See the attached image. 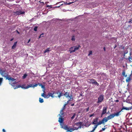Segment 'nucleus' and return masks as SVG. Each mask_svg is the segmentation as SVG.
<instances>
[{"mask_svg":"<svg viewBox=\"0 0 132 132\" xmlns=\"http://www.w3.org/2000/svg\"><path fill=\"white\" fill-rule=\"evenodd\" d=\"M113 114H111L107 116V117H105L102 120H101L103 123V124H104V123L107 122L108 120L113 118L114 117Z\"/></svg>","mask_w":132,"mask_h":132,"instance_id":"nucleus-1","label":"nucleus"},{"mask_svg":"<svg viewBox=\"0 0 132 132\" xmlns=\"http://www.w3.org/2000/svg\"><path fill=\"white\" fill-rule=\"evenodd\" d=\"M0 74L2 77H4L6 78L9 75L8 72L6 71L5 70H3L1 69H0Z\"/></svg>","mask_w":132,"mask_h":132,"instance_id":"nucleus-2","label":"nucleus"},{"mask_svg":"<svg viewBox=\"0 0 132 132\" xmlns=\"http://www.w3.org/2000/svg\"><path fill=\"white\" fill-rule=\"evenodd\" d=\"M104 99V96L103 95H100L98 98L97 103H100L102 102Z\"/></svg>","mask_w":132,"mask_h":132,"instance_id":"nucleus-3","label":"nucleus"},{"mask_svg":"<svg viewBox=\"0 0 132 132\" xmlns=\"http://www.w3.org/2000/svg\"><path fill=\"white\" fill-rule=\"evenodd\" d=\"M103 124V123L101 122V121H99L98 123H97L96 125H95L94 126V127L93 128V129L92 130L90 131H88L89 132H94V131H95L96 129V128L97 127L98 125H101V124Z\"/></svg>","mask_w":132,"mask_h":132,"instance_id":"nucleus-4","label":"nucleus"},{"mask_svg":"<svg viewBox=\"0 0 132 132\" xmlns=\"http://www.w3.org/2000/svg\"><path fill=\"white\" fill-rule=\"evenodd\" d=\"M89 83L90 84H94L96 85L97 86L98 85V83L94 79H89Z\"/></svg>","mask_w":132,"mask_h":132,"instance_id":"nucleus-5","label":"nucleus"},{"mask_svg":"<svg viewBox=\"0 0 132 132\" xmlns=\"http://www.w3.org/2000/svg\"><path fill=\"white\" fill-rule=\"evenodd\" d=\"M14 14L18 15L21 14H23L25 12L24 11H22L21 10L17 11L16 12H14Z\"/></svg>","mask_w":132,"mask_h":132,"instance_id":"nucleus-6","label":"nucleus"},{"mask_svg":"<svg viewBox=\"0 0 132 132\" xmlns=\"http://www.w3.org/2000/svg\"><path fill=\"white\" fill-rule=\"evenodd\" d=\"M107 108L106 107H104L103 108V109L102 111V112L101 114V117L102 116L105 114L106 113Z\"/></svg>","mask_w":132,"mask_h":132,"instance_id":"nucleus-7","label":"nucleus"},{"mask_svg":"<svg viewBox=\"0 0 132 132\" xmlns=\"http://www.w3.org/2000/svg\"><path fill=\"white\" fill-rule=\"evenodd\" d=\"M52 93H48V96H49V97L51 96L52 98H53L54 97V95L55 94V92L54 91H52Z\"/></svg>","mask_w":132,"mask_h":132,"instance_id":"nucleus-8","label":"nucleus"},{"mask_svg":"<svg viewBox=\"0 0 132 132\" xmlns=\"http://www.w3.org/2000/svg\"><path fill=\"white\" fill-rule=\"evenodd\" d=\"M74 49L73 51H72L71 52H74L78 50L79 49V48L81 47L80 45H78L77 46H74Z\"/></svg>","mask_w":132,"mask_h":132,"instance_id":"nucleus-9","label":"nucleus"},{"mask_svg":"<svg viewBox=\"0 0 132 132\" xmlns=\"http://www.w3.org/2000/svg\"><path fill=\"white\" fill-rule=\"evenodd\" d=\"M63 95L67 98H68V97H70L72 96V95H71L70 96L69 93L67 92H65V93L63 94Z\"/></svg>","mask_w":132,"mask_h":132,"instance_id":"nucleus-10","label":"nucleus"},{"mask_svg":"<svg viewBox=\"0 0 132 132\" xmlns=\"http://www.w3.org/2000/svg\"><path fill=\"white\" fill-rule=\"evenodd\" d=\"M98 119L97 118L93 120V122H92V124L93 125H96L98 123Z\"/></svg>","mask_w":132,"mask_h":132,"instance_id":"nucleus-11","label":"nucleus"},{"mask_svg":"<svg viewBox=\"0 0 132 132\" xmlns=\"http://www.w3.org/2000/svg\"><path fill=\"white\" fill-rule=\"evenodd\" d=\"M121 111H120L117 112L113 114V116H114V117L115 116H118L119 115H120L121 114L120 113V112Z\"/></svg>","mask_w":132,"mask_h":132,"instance_id":"nucleus-12","label":"nucleus"},{"mask_svg":"<svg viewBox=\"0 0 132 132\" xmlns=\"http://www.w3.org/2000/svg\"><path fill=\"white\" fill-rule=\"evenodd\" d=\"M60 117H61L59 118L58 121L60 123H62L64 121V119L62 117V116H60Z\"/></svg>","mask_w":132,"mask_h":132,"instance_id":"nucleus-13","label":"nucleus"},{"mask_svg":"<svg viewBox=\"0 0 132 132\" xmlns=\"http://www.w3.org/2000/svg\"><path fill=\"white\" fill-rule=\"evenodd\" d=\"M131 110V109L130 108V107H129V108H127L125 107L124 106H123L122 107L121 110V111L122 110Z\"/></svg>","mask_w":132,"mask_h":132,"instance_id":"nucleus-14","label":"nucleus"},{"mask_svg":"<svg viewBox=\"0 0 132 132\" xmlns=\"http://www.w3.org/2000/svg\"><path fill=\"white\" fill-rule=\"evenodd\" d=\"M17 43V42H15L14 43L12 47V49H14L15 48L16 46V44Z\"/></svg>","mask_w":132,"mask_h":132,"instance_id":"nucleus-15","label":"nucleus"},{"mask_svg":"<svg viewBox=\"0 0 132 132\" xmlns=\"http://www.w3.org/2000/svg\"><path fill=\"white\" fill-rule=\"evenodd\" d=\"M33 87V85H32V84H30V85H28L27 86H26V88L27 89L29 87Z\"/></svg>","mask_w":132,"mask_h":132,"instance_id":"nucleus-16","label":"nucleus"},{"mask_svg":"<svg viewBox=\"0 0 132 132\" xmlns=\"http://www.w3.org/2000/svg\"><path fill=\"white\" fill-rule=\"evenodd\" d=\"M12 77H11L10 75H8L7 77L6 78V79H8V80H11Z\"/></svg>","mask_w":132,"mask_h":132,"instance_id":"nucleus-17","label":"nucleus"},{"mask_svg":"<svg viewBox=\"0 0 132 132\" xmlns=\"http://www.w3.org/2000/svg\"><path fill=\"white\" fill-rule=\"evenodd\" d=\"M131 79L130 77H128L126 79V81L127 82H129L130 80H131Z\"/></svg>","mask_w":132,"mask_h":132,"instance_id":"nucleus-18","label":"nucleus"},{"mask_svg":"<svg viewBox=\"0 0 132 132\" xmlns=\"http://www.w3.org/2000/svg\"><path fill=\"white\" fill-rule=\"evenodd\" d=\"M122 74L123 76L126 77L127 76V75H125V70H123L122 72Z\"/></svg>","mask_w":132,"mask_h":132,"instance_id":"nucleus-19","label":"nucleus"},{"mask_svg":"<svg viewBox=\"0 0 132 132\" xmlns=\"http://www.w3.org/2000/svg\"><path fill=\"white\" fill-rule=\"evenodd\" d=\"M130 54H130V56L129 57V61L130 62H132V57H130Z\"/></svg>","mask_w":132,"mask_h":132,"instance_id":"nucleus-20","label":"nucleus"},{"mask_svg":"<svg viewBox=\"0 0 132 132\" xmlns=\"http://www.w3.org/2000/svg\"><path fill=\"white\" fill-rule=\"evenodd\" d=\"M63 94V93H62V92H60V93H59V95H58L57 97H59V98H60L61 96H62V94Z\"/></svg>","mask_w":132,"mask_h":132,"instance_id":"nucleus-21","label":"nucleus"},{"mask_svg":"<svg viewBox=\"0 0 132 132\" xmlns=\"http://www.w3.org/2000/svg\"><path fill=\"white\" fill-rule=\"evenodd\" d=\"M50 48H47L44 51V53H46V52H49L50 51L49 50V49H50Z\"/></svg>","mask_w":132,"mask_h":132,"instance_id":"nucleus-22","label":"nucleus"},{"mask_svg":"<svg viewBox=\"0 0 132 132\" xmlns=\"http://www.w3.org/2000/svg\"><path fill=\"white\" fill-rule=\"evenodd\" d=\"M39 102L40 103H42L44 102L43 99L40 98H39Z\"/></svg>","mask_w":132,"mask_h":132,"instance_id":"nucleus-23","label":"nucleus"},{"mask_svg":"<svg viewBox=\"0 0 132 132\" xmlns=\"http://www.w3.org/2000/svg\"><path fill=\"white\" fill-rule=\"evenodd\" d=\"M74 49V46L73 47H72L70 48V50H69V51L70 52V53H71L72 52H71L72 51H73Z\"/></svg>","mask_w":132,"mask_h":132,"instance_id":"nucleus-24","label":"nucleus"},{"mask_svg":"<svg viewBox=\"0 0 132 132\" xmlns=\"http://www.w3.org/2000/svg\"><path fill=\"white\" fill-rule=\"evenodd\" d=\"M76 115V114L75 113H73V116L71 118V119L72 120L75 117Z\"/></svg>","mask_w":132,"mask_h":132,"instance_id":"nucleus-25","label":"nucleus"},{"mask_svg":"<svg viewBox=\"0 0 132 132\" xmlns=\"http://www.w3.org/2000/svg\"><path fill=\"white\" fill-rule=\"evenodd\" d=\"M38 84L39 85V86H40L42 88H44L45 89V86L44 85H43L42 84H39V83H38Z\"/></svg>","mask_w":132,"mask_h":132,"instance_id":"nucleus-26","label":"nucleus"},{"mask_svg":"<svg viewBox=\"0 0 132 132\" xmlns=\"http://www.w3.org/2000/svg\"><path fill=\"white\" fill-rule=\"evenodd\" d=\"M25 85V84H23V85H21V87L23 89H26L27 88H26V86L24 87Z\"/></svg>","mask_w":132,"mask_h":132,"instance_id":"nucleus-27","label":"nucleus"},{"mask_svg":"<svg viewBox=\"0 0 132 132\" xmlns=\"http://www.w3.org/2000/svg\"><path fill=\"white\" fill-rule=\"evenodd\" d=\"M21 87V85H18L17 86H16L15 87V88H14V89H16V88H19Z\"/></svg>","mask_w":132,"mask_h":132,"instance_id":"nucleus-28","label":"nucleus"},{"mask_svg":"<svg viewBox=\"0 0 132 132\" xmlns=\"http://www.w3.org/2000/svg\"><path fill=\"white\" fill-rule=\"evenodd\" d=\"M70 99L68 101L69 102L72 101L73 100V98L72 97H70Z\"/></svg>","mask_w":132,"mask_h":132,"instance_id":"nucleus-29","label":"nucleus"},{"mask_svg":"<svg viewBox=\"0 0 132 132\" xmlns=\"http://www.w3.org/2000/svg\"><path fill=\"white\" fill-rule=\"evenodd\" d=\"M105 126H104V127L103 128H102V129L100 131H104L106 129V128H105Z\"/></svg>","mask_w":132,"mask_h":132,"instance_id":"nucleus-30","label":"nucleus"},{"mask_svg":"<svg viewBox=\"0 0 132 132\" xmlns=\"http://www.w3.org/2000/svg\"><path fill=\"white\" fill-rule=\"evenodd\" d=\"M27 75L26 74H24V75L22 77V78L23 79H24V78H25L26 77Z\"/></svg>","mask_w":132,"mask_h":132,"instance_id":"nucleus-31","label":"nucleus"},{"mask_svg":"<svg viewBox=\"0 0 132 132\" xmlns=\"http://www.w3.org/2000/svg\"><path fill=\"white\" fill-rule=\"evenodd\" d=\"M44 98H49V96H48V95H46V94H45Z\"/></svg>","mask_w":132,"mask_h":132,"instance_id":"nucleus-32","label":"nucleus"},{"mask_svg":"<svg viewBox=\"0 0 132 132\" xmlns=\"http://www.w3.org/2000/svg\"><path fill=\"white\" fill-rule=\"evenodd\" d=\"M71 40L72 41H75V37L74 36H73Z\"/></svg>","mask_w":132,"mask_h":132,"instance_id":"nucleus-33","label":"nucleus"},{"mask_svg":"<svg viewBox=\"0 0 132 132\" xmlns=\"http://www.w3.org/2000/svg\"><path fill=\"white\" fill-rule=\"evenodd\" d=\"M68 128V127L67 126H64V129L65 130H67Z\"/></svg>","mask_w":132,"mask_h":132,"instance_id":"nucleus-34","label":"nucleus"},{"mask_svg":"<svg viewBox=\"0 0 132 132\" xmlns=\"http://www.w3.org/2000/svg\"><path fill=\"white\" fill-rule=\"evenodd\" d=\"M37 27H35V28H34V30L35 31H37Z\"/></svg>","mask_w":132,"mask_h":132,"instance_id":"nucleus-35","label":"nucleus"},{"mask_svg":"<svg viewBox=\"0 0 132 132\" xmlns=\"http://www.w3.org/2000/svg\"><path fill=\"white\" fill-rule=\"evenodd\" d=\"M70 128L69 127L68 128V129H67V132H68L69 131H70Z\"/></svg>","mask_w":132,"mask_h":132,"instance_id":"nucleus-36","label":"nucleus"},{"mask_svg":"<svg viewBox=\"0 0 132 132\" xmlns=\"http://www.w3.org/2000/svg\"><path fill=\"white\" fill-rule=\"evenodd\" d=\"M65 108H66V106L64 105L63 106V108H62V110H64L65 109Z\"/></svg>","mask_w":132,"mask_h":132,"instance_id":"nucleus-37","label":"nucleus"},{"mask_svg":"<svg viewBox=\"0 0 132 132\" xmlns=\"http://www.w3.org/2000/svg\"><path fill=\"white\" fill-rule=\"evenodd\" d=\"M92 54V51H90L89 52V54L88 55L89 56L90 55H91Z\"/></svg>","mask_w":132,"mask_h":132,"instance_id":"nucleus-38","label":"nucleus"},{"mask_svg":"<svg viewBox=\"0 0 132 132\" xmlns=\"http://www.w3.org/2000/svg\"><path fill=\"white\" fill-rule=\"evenodd\" d=\"M45 94H44V93H43L42 95L41 96L43 97H44L45 96Z\"/></svg>","mask_w":132,"mask_h":132,"instance_id":"nucleus-39","label":"nucleus"},{"mask_svg":"<svg viewBox=\"0 0 132 132\" xmlns=\"http://www.w3.org/2000/svg\"><path fill=\"white\" fill-rule=\"evenodd\" d=\"M69 102L67 101V102L66 103H65V104H64L65 106L67 105L69 103Z\"/></svg>","mask_w":132,"mask_h":132,"instance_id":"nucleus-40","label":"nucleus"},{"mask_svg":"<svg viewBox=\"0 0 132 132\" xmlns=\"http://www.w3.org/2000/svg\"><path fill=\"white\" fill-rule=\"evenodd\" d=\"M38 85V84H36L34 85H33V87H36Z\"/></svg>","mask_w":132,"mask_h":132,"instance_id":"nucleus-41","label":"nucleus"},{"mask_svg":"<svg viewBox=\"0 0 132 132\" xmlns=\"http://www.w3.org/2000/svg\"><path fill=\"white\" fill-rule=\"evenodd\" d=\"M75 130V129L73 128H70V131H74Z\"/></svg>","mask_w":132,"mask_h":132,"instance_id":"nucleus-42","label":"nucleus"},{"mask_svg":"<svg viewBox=\"0 0 132 132\" xmlns=\"http://www.w3.org/2000/svg\"><path fill=\"white\" fill-rule=\"evenodd\" d=\"M60 91L58 90L56 92H55L57 94H58L59 93H60Z\"/></svg>","mask_w":132,"mask_h":132,"instance_id":"nucleus-43","label":"nucleus"},{"mask_svg":"<svg viewBox=\"0 0 132 132\" xmlns=\"http://www.w3.org/2000/svg\"><path fill=\"white\" fill-rule=\"evenodd\" d=\"M89 107H88L86 109V112L88 111H89Z\"/></svg>","mask_w":132,"mask_h":132,"instance_id":"nucleus-44","label":"nucleus"},{"mask_svg":"<svg viewBox=\"0 0 132 132\" xmlns=\"http://www.w3.org/2000/svg\"><path fill=\"white\" fill-rule=\"evenodd\" d=\"M74 2H70V3H67V5H69L71 4L72 3H73Z\"/></svg>","mask_w":132,"mask_h":132,"instance_id":"nucleus-45","label":"nucleus"},{"mask_svg":"<svg viewBox=\"0 0 132 132\" xmlns=\"http://www.w3.org/2000/svg\"><path fill=\"white\" fill-rule=\"evenodd\" d=\"M15 80V79L14 78H12L11 80H12V81H14Z\"/></svg>","mask_w":132,"mask_h":132,"instance_id":"nucleus-46","label":"nucleus"},{"mask_svg":"<svg viewBox=\"0 0 132 132\" xmlns=\"http://www.w3.org/2000/svg\"><path fill=\"white\" fill-rule=\"evenodd\" d=\"M94 114H90L89 115V116L90 117H92L94 115Z\"/></svg>","mask_w":132,"mask_h":132,"instance_id":"nucleus-47","label":"nucleus"},{"mask_svg":"<svg viewBox=\"0 0 132 132\" xmlns=\"http://www.w3.org/2000/svg\"><path fill=\"white\" fill-rule=\"evenodd\" d=\"M61 115L60 116H62V115H63L64 114V113L63 112H62V113L61 112Z\"/></svg>","mask_w":132,"mask_h":132,"instance_id":"nucleus-48","label":"nucleus"},{"mask_svg":"<svg viewBox=\"0 0 132 132\" xmlns=\"http://www.w3.org/2000/svg\"><path fill=\"white\" fill-rule=\"evenodd\" d=\"M2 131H3V132H6V131H5V129H2Z\"/></svg>","mask_w":132,"mask_h":132,"instance_id":"nucleus-49","label":"nucleus"},{"mask_svg":"<svg viewBox=\"0 0 132 132\" xmlns=\"http://www.w3.org/2000/svg\"><path fill=\"white\" fill-rule=\"evenodd\" d=\"M43 34H41L40 35V36H41V37H43Z\"/></svg>","mask_w":132,"mask_h":132,"instance_id":"nucleus-50","label":"nucleus"},{"mask_svg":"<svg viewBox=\"0 0 132 132\" xmlns=\"http://www.w3.org/2000/svg\"><path fill=\"white\" fill-rule=\"evenodd\" d=\"M62 110V109L61 110V111H60V112H63V110Z\"/></svg>","mask_w":132,"mask_h":132,"instance_id":"nucleus-51","label":"nucleus"},{"mask_svg":"<svg viewBox=\"0 0 132 132\" xmlns=\"http://www.w3.org/2000/svg\"><path fill=\"white\" fill-rule=\"evenodd\" d=\"M30 39H29L28 40V42H27V43H29L30 42Z\"/></svg>","mask_w":132,"mask_h":132,"instance_id":"nucleus-52","label":"nucleus"},{"mask_svg":"<svg viewBox=\"0 0 132 132\" xmlns=\"http://www.w3.org/2000/svg\"><path fill=\"white\" fill-rule=\"evenodd\" d=\"M19 34H20V32H19L18 30H16V31Z\"/></svg>","mask_w":132,"mask_h":132,"instance_id":"nucleus-53","label":"nucleus"},{"mask_svg":"<svg viewBox=\"0 0 132 132\" xmlns=\"http://www.w3.org/2000/svg\"><path fill=\"white\" fill-rule=\"evenodd\" d=\"M74 105V103H73V104H72L71 105V106H73Z\"/></svg>","mask_w":132,"mask_h":132,"instance_id":"nucleus-54","label":"nucleus"},{"mask_svg":"<svg viewBox=\"0 0 132 132\" xmlns=\"http://www.w3.org/2000/svg\"><path fill=\"white\" fill-rule=\"evenodd\" d=\"M13 39V38H12L11 39V40H10V41H12Z\"/></svg>","mask_w":132,"mask_h":132,"instance_id":"nucleus-55","label":"nucleus"},{"mask_svg":"<svg viewBox=\"0 0 132 132\" xmlns=\"http://www.w3.org/2000/svg\"><path fill=\"white\" fill-rule=\"evenodd\" d=\"M80 96H82V94H80Z\"/></svg>","mask_w":132,"mask_h":132,"instance_id":"nucleus-56","label":"nucleus"},{"mask_svg":"<svg viewBox=\"0 0 132 132\" xmlns=\"http://www.w3.org/2000/svg\"><path fill=\"white\" fill-rule=\"evenodd\" d=\"M103 49H104V50L105 51V47H104L103 48Z\"/></svg>","mask_w":132,"mask_h":132,"instance_id":"nucleus-57","label":"nucleus"},{"mask_svg":"<svg viewBox=\"0 0 132 132\" xmlns=\"http://www.w3.org/2000/svg\"><path fill=\"white\" fill-rule=\"evenodd\" d=\"M130 108L131 109V110L132 109V106H131L130 107Z\"/></svg>","mask_w":132,"mask_h":132,"instance_id":"nucleus-58","label":"nucleus"},{"mask_svg":"<svg viewBox=\"0 0 132 132\" xmlns=\"http://www.w3.org/2000/svg\"><path fill=\"white\" fill-rule=\"evenodd\" d=\"M116 102H119V101L118 100H116Z\"/></svg>","mask_w":132,"mask_h":132,"instance_id":"nucleus-59","label":"nucleus"},{"mask_svg":"<svg viewBox=\"0 0 132 132\" xmlns=\"http://www.w3.org/2000/svg\"><path fill=\"white\" fill-rule=\"evenodd\" d=\"M117 46L116 45L114 47V48H115Z\"/></svg>","mask_w":132,"mask_h":132,"instance_id":"nucleus-60","label":"nucleus"},{"mask_svg":"<svg viewBox=\"0 0 132 132\" xmlns=\"http://www.w3.org/2000/svg\"><path fill=\"white\" fill-rule=\"evenodd\" d=\"M79 124H80V123H81L80 122H79Z\"/></svg>","mask_w":132,"mask_h":132,"instance_id":"nucleus-61","label":"nucleus"},{"mask_svg":"<svg viewBox=\"0 0 132 132\" xmlns=\"http://www.w3.org/2000/svg\"><path fill=\"white\" fill-rule=\"evenodd\" d=\"M41 37L40 36L39 37V38H40Z\"/></svg>","mask_w":132,"mask_h":132,"instance_id":"nucleus-62","label":"nucleus"},{"mask_svg":"<svg viewBox=\"0 0 132 132\" xmlns=\"http://www.w3.org/2000/svg\"><path fill=\"white\" fill-rule=\"evenodd\" d=\"M72 132L71 131H70L69 132Z\"/></svg>","mask_w":132,"mask_h":132,"instance_id":"nucleus-63","label":"nucleus"},{"mask_svg":"<svg viewBox=\"0 0 132 132\" xmlns=\"http://www.w3.org/2000/svg\"><path fill=\"white\" fill-rule=\"evenodd\" d=\"M55 97H57V96H55Z\"/></svg>","mask_w":132,"mask_h":132,"instance_id":"nucleus-64","label":"nucleus"}]
</instances>
